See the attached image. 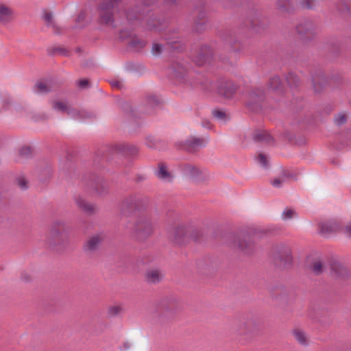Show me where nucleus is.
<instances>
[{"instance_id":"nucleus-47","label":"nucleus","mask_w":351,"mask_h":351,"mask_svg":"<svg viewBox=\"0 0 351 351\" xmlns=\"http://www.w3.org/2000/svg\"><path fill=\"white\" fill-rule=\"evenodd\" d=\"M167 44L169 45L170 47L171 48H173V49H176V50L182 49V45H181L180 42H179L178 40H169V41H168Z\"/></svg>"},{"instance_id":"nucleus-21","label":"nucleus","mask_w":351,"mask_h":351,"mask_svg":"<svg viewBox=\"0 0 351 351\" xmlns=\"http://www.w3.org/2000/svg\"><path fill=\"white\" fill-rule=\"evenodd\" d=\"M34 90L36 93L45 94L54 90L51 82H38L34 86Z\"/></svg>"},{"instance_id":"nucleus-43","label":"nucleus","mask_w":351,"mask_h":351,"mask_svg":"<svg viewBox=\"0 0 351 351\" xmlns=\"http://www.w3.org/2000/svg\"><path fill=\"white\" fill-rule=\"evenodd\" d=\"M163 51V46L159 43H153L152 48V53L155 55L158 56L160 55Z\"/></svg>"},{"instance_id":"nucleus-45","label":"nucleus","mask_w":351,"mask_h":351,"mask_svg":"<svg viewBox=\"0 0 351 351\" xmlns=\"http://www.w3.org/2000/svg\"><path fill=\"white\" fill-rule=\"evenodd\" d=\"M17 185L21 188L22 190H25L28 188L27 186V182L23 177H19L16 179Z\"/></svg>"},{"instance_id":"nucleus-1","label":"nucleus","mask_w":351,"mask_h":351,"mask_svg":"<svg viewBox=\"0 0 351 351\" xmlns=\"http://www.w3.org/2000/svg\"><path fill=\"white\" fill-rule=\"evenodd\" d=\"M69 226L64 219H57L52 222L46 236L47 244L53 248L61 245L66 238Z\"/></svg>"},{"instance_id":"nucleus-49","label":"nucleus","mask_w":351,"mask_h":351,"mask_svg":"<svg viewBox=\"0 0 351 351\" xmlns=\"http://www.w3.org/2000/svg\"><path fill=\"white\" fill-rule=\"evenodd\" d=\"M77 85L82 89L88 88L89 86V81L87 79L80 80L77 82Z\"/></svg>"},{"instance_id":"nucleus-48","label":"nucleus","mask_w":351,"mask_h":351,"mask_svg":"<svg viewBox=\"0 0 351 351\" xmlns=\"http://www.w3.org/2000/svg\"><path fill=\"white\" fill-rule=\"evenodd\" d=\"M295 214V211L292 209H287L282 213V218L283 219H289L293 217V216Z\"/></svg>"},{"instance_id":"nucleus-35","label":"nucleus","mask_w":351,"mask_h":351,"mask_svg":"<svg viewBox=\"0 0 351 351\" xmlns=\"http://www.w3.org/2000/svg\"><path fill=\"white\" fill-rule=\"evenodd\" d=\"M286 80L288 85L291 87L298 86L300 84L298 77L293 73H290L286 77Z\"/></svg>"},{"instance_id":"nucleus-58","label":"nucleus","mask_w":351,"mask_h":351,"mask_svg":"<svg viewBox=\"0 0 351 351\" xmlns=\"http://www.w3.org/2000/svg\"><path fill=\"white\" fill-rule=\"evenodd\" d=\"M84 18V12H81L79 14L78 16H77V20L80 21L81 19H83Z\"/></svg>"},{"instance_id":"nucleus-2","label":"nucleus","mask_w":351,"mask_h":351,"mask_svg":"<svg viewBox=\"0 0 351 351\" xmlns=\"http://www.w3.org/2000/svg\"><path fill=\"white\" fill-rule=\"evenodd\" d=\"M154 232V223L146 215L136 218L132 229L133 237L138 241H145L153 234Z\"/></svg>"},{"instance_id":"nucleus-60","label":"nucleus","mask_w":351,"mask_h":351,"mask_svg":"<svg viewBox=\"0 0 351 351\" xmlns=\"http://www.w3.org/2000/svg\"><path fill=\"white\" fill-rule=\"evenodd\" d=\"M168 3L173 4L176 2V0H165Z\"/></svg>"},{"instance_id":"nucleus-29","label":"nucleus","mask_w":351,"mask_h":351,"mask_svg":"<svg viewBox=\"0 0 351 351\" xmlns=\"http://www.w3.org/2000/svg\"><path fill=\"white\" fill-rule=\"evenodd\" d=\"M282 84L281 80L278 76H274L271 77L268 82V89L272 91H279L282 90Z\"/></svg>"},{"instance_id":"nucleus-31","label":"nucleus","mask_w":351,"mask_h":351,"mask_svg":"<svg viewBox=\"0 0 351 351\" xmlns=\"http://www.w3.org/2000/svg\"><path fill=\"white\" fill-rule=\"evenodd\" d=\"M121 151L126 156H135L138 153V148L133 145L123 144L121 145Z\"/></svg>"},{"instance_id":"nucleus-54","label":"nucleus","mask_w":351,"mask_h":351,"mask_svg":"<svg viewBox=\"0 0 351 351\" xmlns=\"http://www.w3.org/2000/svg\"><path fill=\"white\" fill-rule=\"evenodd\" d=\"M111 85L112 87L117 88H121V87L122 86L121 82H119L118 80L112 81Z\"/></svg>"},{"instance_id":"nucleus-63","label":"nucleus","mask_w":351,"mask_h":351,"mask_svg":"<svg viewBox=\"0 0 351 351\" xmlns=\"http://www.w3.org/2000/svg\"><path fill=\"white\" fill-rule=\"evenodd\" d=\"M143 1L146 5H149V3H148L147 0H143Z\"/></svg>"},{"instance_id":"nucleus-20","label":"nucleus","mask_w":351,"mask_h":351,"mask_svg":"<svg viewBox=\"0 0 351 351\" xmlns=\"http://www.w3.org/2000/svg\"><path fill=\"white\" fill-rule=\"evenodd\" d=\"M253 139L256 142L272 143L274 141L271 135L264 130H256L253 133Z\"/></svg>"},{"instance_id":"nucleus-39","label":"nucleus","mask_w":351,"mask_h":351,"mask_svg":"<svg viewBox=\"0 0 351 351\" xmlns=\"http://www.w3.org/2000/svg\"><path fill=\"white\" fill-rule=\"evenodd\" d=\"M286 173L282 172V175L278 178H274L271 182V184L274 187H281L282 184L286 182Z\"/></svg>"},{"instance_id":"nucleus-61","label":"nucleus","mask_w":351,"mask_h":351,"mask_svg":"<svg viewBox=\"0 0 351 351\" xmlns=\"http://www.w3.org/2000/svg\"><path fill=\"white\" fill-rule=\"evenodd\" d=\"M43 119H48V116H47V114H45L43 115Z\"/></svg>"},{"instance_id":"nucleus-15","label":"nucleus","mask_w":351,"mask_h":351,"mask_svg":"<svg viewBox=\"0 0 351 351\" xmlns=\"http://www.w3.org/2000/svg\"><path fill=\"white\" fill-rule=\"evenodd\" d=\"M319 232L324 235L335 232L341 228V223L336 220H330L319 225Z\"/></svg>"},{"instance_id":"nucleus-59","label":"nucleus","mask_w":351,"mask_h":351,"mask_svg":"<svg viewBox=\"0 0 351 351\" xmlns=\"http://www.w3.org/2000/svg\"><path fill=\"white\" fill-rule=\"evenodd\" d=\"M10 103V101H8V100H7V99H6V100H5V101H3V108L5 110V109H6V106H7L8 104H9Z\"/></svg>"},{"instance_id":"nucleus-8","label":"nucleus","mask_w":351,"mask_h":351,"mask_svg":"<svg viewBox=\"0 0 351 351\" xmlns=\"http://www.w3.org/2000/svg\"><path fill=\"white\" fill-rule=\"evenodd\" d=\"M207 141L204 138L190 136L185 141L180 142V146L189 153H194L204 147Z\"/></svg>"},{"instance_id":"nucleus-17","label":"nucleus","mask_w":351,"mask_h":351,"mask_svg":"<svg viewBox=\"0 0 351 351\" xmlns=\"http://www.w3.org/2000/svg\"><path fill=\"white\" fill-rule=\"evenodd\" d=\"M104 237L102 234H97L92 236L86 241L84 250L90 253L96 252L104 240Z\"/></svg>"},{"instance_id":"nucleus-42","label":"nucleus","mask_w":351,"mask_h":351,"mask_svg":"<svg viewBox=\"0 0 351 351\" xmlns=\"http://www.w3.org/2000/svg\"><path fill=\"white\" fill-rule=\"evenodd\" d=\"M66 114L72 118L79 119L80 116L82 114V110L69 107Z\"/></svg>"},{"instance_id":"nucleus-51","label":"nucleus","mask_w":351,"mask_h":351,"mask_svg":"<svg viewBox=\"0 0 351 351\" xmlns=\"http://www.w3.org/2000/svg\"><path fill=\"white\" fill-rule=\"evenodd\" d=\"M31 154V149L29 147H23L20 149V154L21 156H27Z\"/></svg>"},{"instance_id":"nucleus-6","label":"nucleus","mask_w":351,"mask_h":351,"mask_svg":"<svg viewBox=\"0 0 351 351\" xmlns=\"http://www.w3.org/2000/svg\"><path fill=\"white\" fill-rule=\"evenodd\" d=\"M197 230L192 226L180 224L169 232L170 239L178 245H182L189 238L197 239Z\"/></svg>"},{"instance_id":"nucleus-18","label":"nucleus","mask_w":351,"mask_h":351,"mask_svg":"<svg viewBox=\"0 0 351 351\" xmlns=\"http://www.w3.org/2000/svg\"><path fill=\"white\" fill-rule=\"evenodd\" d=\"M155 175L159 180L163 182H171L173 180V176L169 171L167 166L164 163L158 164Z\"/></svg>"},{"instance_id":"nucleus-3","label":"nucleus","mask_w":351,"mask_h":351,"mask_svg":"<svg viewBox=\"0 0 351 351\" xmlns=\"http://www.w3.org/2000/svg\"><path fill=\"white\" fill-rule=\"evenodd\" d=\"M121 0H102L98 8L99 22L112 27H115L114 12L118 10Z\"/></svg>"},{"instance_id":"nucleus-44","label":"nucleus","mask_w":351,"mask_h":351,"mask_svg":"<svg viewBox=\"0 0 351 351\" xmlns=\"http://www.w3.org/2000/svg\"><path fill=\"white\" fill-rule=\"evenodd\" d=\"M300 5L303 8L312 9L315 6V0H301Z\"/></svg>"},{"instance_id":"nucleus-56","label":"nucleus","mask_w":351,"mask_h":351,"mask_svg":"<svg viewBox=\"0 0 351 351\" xmlns=\"http://www.w3.org/2000/svg\"><path fill=\"white\" fill-rule=\"evenodd\" d=\"M45 20L49 23H51L52 21V14L51 13H45L44 16Z\"/></svg>"},{"instance_id":"nucleus-22","label":"nucleus","mask_w":351,"mask_h":351,"mask_svg":"<svg viewBox=\"0 0 351 351\" xmlns=\"http://www.w3.org/2000/svg\"><path fill=\"white\" fill-rule=\"evenodd\" d=\"M146 279L149 282H159L163 277V274L160 270L158 269H152L146 272Z\"/></svg>"},{"instance_id":"nucleus-16","label":"nucleus","mask_w":351,"mask_h":351,"mask_svg":"<svg viewBox=\"0 0 351 351\" xmlns=\"http://www.w3.org/2000/svg\"><path fill=\"white\" fill-rule=\"evenodd\" d=\"M75 203L77 207L88 215H93L97 211V207L82 197H77L75 198Z\"/></svg>"},{"instance_id":"nucleus-38","label":"nucleus","mask_w":351,"mask_h":351,"mask_svg":"<svg viewBox=\"0 0 351 351\" xmlns=\"http://www.w3.org/2000/svg\"><path fill=\"white\" fill-rule=\"evenodd\" d=\"M123 311V308L121 305H114L109 306L108 313L110 316L115 317Z\"/></svg>"},{"instance_id":"nucleus-36","label":"nucleus","mask_w":351,"mask_h":351,"mask_svg":"<svg viewBox=\"0 0 351 351\" xmlns=\"http://www.w3.org/2000/svg\"><path fill=\"white\" fill-rule=\"evenodd\" d=\"M331 269L338 276H342L346 273V269L339 263H333L331 265Z\"/></svg>"},{"instance_id":"nucleus-19","label":"nucleus","mask_w":351,"mask_h":351,"mask_svg":"<svg viewBox=\"0 0 351 351\" xmlns=\"http://www.w3.org/2000/svg\"><path fill=\"white\" fill-rule=\"evenodd\" d=\"M14 18V10L2 3H0V23L5 25L10 23Z\"/></svg>"},{"instance_id":"nucleus-5","label":"nucleus","mask_w":351,"mask_h":351,"mask_svg":"<svg viewBox=\"0 0 351 351\" xmlns=\"http://www.w3.org/2000/svg\"><path fill=\"white\" fill-rule=\"evenodd\" d=\"M262 329L261 321L257 317H248L238 325L236 333L239 336L252 338L257 336Z\"/></svg>"},{"instance_id":"nucleus-52","label":"nucleus","mask_w":351,"mask_h":351,"mask_svg":"<svg viewBox=\"0 0 351 351\" xmlns=\"http://www.w3.org/2000/svg\"><path fill=\"white\" fill-rule=\"evenodd\" d=\"M126 17L128 20L129 21H133V20H138L141 18L140 15H135L134 17L132 15V12H128L126 14Z\"/></svg>"},{"instance_id":"nucleus-40","label":"nucleus","mask_w":351,"mask_h":351,"mask_svg":"<svg viewBox=\"0 0 351 351\" xmlns=\"http://www.w3.org/2000/svg\"><path fill=\"white\" fill-rule=\"evenodd\" d=\"M213 116L218 120L226 121L228 119V116L225 111L215 109L213 110Z\"/></svg>"},{"instance_id":"nucleus-25","label":"nucleus","mask_w":351,"mask_h":351,"mask_svg":"<svg viewBox=\"0 0 351 351\" xmlns=\"http://www.w3.org/2000/svg\"><path fill=\"white\" fill-rule=\"evenodd\" d=\"M277 9L279 13L285 14L289 13L293 10V3L291 0H278Z\"/></svg>"},{"instance_id":"nucleus-55","label":"nucleus","mask_w":351,"mask_h":351,"mask_svg":"<svg viewBox=\"0 0 351 351\" xmlns=\"http://www.w3.org/2000/svg\"><path fill=\"white\" fill-rule=\"evenodd\" d=\"M283 172H285L286 173V181L289 180V179H293L294 180L295 178V176L293 173H291L289 171H284Z\"/></svg>"},{"instance_id":"nucleus-24","label":"nucleus","mask_w":351,"mask_h":351,"mask_svg":"<svg viewBox=\"0 0 351 351\" xmlns=\"http://www.w3.org/2000/svg\"><path fill=\"white\" fill-rule=\"evenodd\" d=\"M160 104V99L155 95L148 96L146 99V113L152 114L154 112V110L156 107L158 106Z\"/></svg>"},{"instance_id":"nucleus-9","label":"nucleus","mask_w":351,"mask_h":351,"mask_svg":"<svg viewBox=\"0 0 351 351\" xmlns=\"http://www.w3.org/2000/svg\"><path fill=\"white\" fill-rule=\"evenodd\" d=\"M234 246L245 254H250L254 248V241L249 234H242L234 239Z\"/></svg>"},{"instance_id":"nucleus-50","label":"nucleus","mask_w":351,"mask_h":351,"mask_svg":"<svg viewBox=\"0 0 351 351\" xmlns=\"http://www.w3.org/2000/svg\"><path fill=\"white\" fill-rule=\"evenodd\" d=\"M258 160L262 166L266 167L267 166V159L265 154H259L258 156Z\"/></svg>"},{"instance_id":"nucleus-7","label":"nucleus","mask_w":351,"mask_h":351,"mask_svg":"<svg viewBox=\"0 0 351 351\" xmlns=\"http://www.w3.org/2000/svg\"><path fill=\"white\" fill-rule=\"evenodd\" d=\"M215 88L219 95L227 99L232 98L237 90V86L232 81L223 79L218 80Z\"/></svg>"},{"instance_id":"nucleus-10","label":"nucleus","mask_w":351,"mask_h":351,"mask_svg":"<svg viewBox=\"0 0 351 351\" xmlns=\"http://www.w3.org/2000/svg\"><path fill=\"white\" fill-rule=\"evenodd\" d=\"M169 75L172 79H174L179 83L192 85L193 83L189 81L188 73L186 69L179 64L172 65L170 69Z\"/></svg>"},{"instance_id":"nucleus-41","label":"nucleus","mask_w":351,"mask_h":351,"mask_svg":"<svg viewBox=\"0 0 351 351\" xmlns=\"http://www.w3.org/2000/svg\"><path fill=\"white\" fill-rule=\"evenodd\" d=\"M323 264L319 260L315 261L312 265V271L314 274L319 275L323 271Z\"/></svg>"},{"instance_id":"nucleus-62","label":"nucleus","mask_w":351,"mask_h":351,"mask_svg":"<svg viewBox=\"0 0 351 351\" xmlns=\"http://www.w3.org/2000/svg\"><path fill=\"white\" fill-rule=\"evenodd\" d=\"M122 34H123V32H121V36H120V37H121V38L124 39V38H125V37H124V36H123V35H122Z\"/></svg>"},{"instance_id":"nucleus-37","label":"nucleus","mask_w":351,"mask_h":351,"mask_svg":"<svg viewBox=\"0 0 351 351\" xmlns=\"http://www.w3.org/2000/svg\"><path fill=\"white\" fill-rule=\"evenodd\" d=\"M348 116L344 112H340L334 117V122L337 125L341 126L347 122Z\"/></svg>"},{"instance_id":"nucleus-27","label":"nucleus","mask_w":351,"mask_h":351,"mask_svg":"<svg viewBox=\"0 0 351 351\" xmlns=\"http://www.w3.org/2000/svg\"><path fill=\"white\" fill-rule=\"evenodd\" d=\"M90 186L94 189L98 194H103L106 191V184L101 178H95L90 182Z\"/></svg>"},{"instance_id":"nucleus-46","label":"nucleus","mask_w":351,"mask_h":351,"mask_svg":"<svg viewBox=\"0 0 351 351\" xmlns=\"http://www.w3.org/2000/svg\"><path fill=\"white\" fill-rule=\"evenodd\" d=\"M95 117V114L93 112H88V111L85 110H82V114H81V116H80L79 119H93Z\"/></svg>"},{"instance_id":"nucleus-23","label":"nucleus","mask_w":351,"mask_h":351,"mask_svg":"<svg viewBox=\"0 0 351 351\" xmlns=\"http://www.w3.org/2000/svg\"><path fill=\"white\" fill-rule=\"evenodd\" d=\"M312 81L314 90L317 93L321 92L327 84V80L322 75L313 76Z\"/></svg>"},{"instance_id":"nucleus-28","label":"nucleus","mask_w":351,"mask_h":351,"mask_svg":"<svg viewBox=\"0 0 351 351\" xmlns=\"http://www.w3.org/2000/svg\"><path fill=\"white\" fill-rule=\"evenodd\" d=\"M182 171L185 175L191 178H196L201 173L199 169L191 164L184 165Z\"/></svg>"},{"instance_id":"nucleus-4","label":"nucleus","mask_w":351,"mask_h":351,"mask_svg":"<svg viewBox=\"0 0 351 351\" xmlns=\"http://www.w3.org/2000/svg\"><path fill=\"white\" fill-rule=\"evenodd\" d=\"M149 204L147 197L133 194L125 197L121 205V210L124 215H128L135 211H140L147 208Z\"/></svg>"},{"instance_id":"nucleus-53","label":"nucleus","mask_w":351,"mask_h":351,"mask_svg":"<svg viewBox=\"0 0 351 351\" xmlns=\"http://www.w3.org/2000/svg\"><path fill=\"white\" fill-rule=\"evenodd\" d=\"M344 233L351 238V223L348 224L343 229Z\"/></svg>"},{"instance_id":"nucleus-34","label":"nucleus","mask_w":351,"mask_h":351,"mask_svg":"<svg viewBox=\"0 0 351 351\" xmlns=\"http://www.w3.org/2000/svg\"><path fill=\"white\" fill-rule=\"evenodd\" d=\"M145 143L148 147L152 149H158L162 145L161 141L152 135H149L146 137Z\"/></svg>"},{"instance_id":"nucleus-13","label":"nucleus","mask_w":351,"mask_h":351,"mask_svg":"<svg viewBox=\"0 0 351 351\" xmlns=\"http://www.w3.org/2000/svg\"><path fill=\"white\" fill-rule=\"evenodd\" d=\"M274 258L275 260L284 261L285 263H289L291 260V251L290 247L284 244L277 245L274 249Z\"/></svg>"},{"instance_id":"nucleus-57","label":"nucleus","mask_w":351,"mask_h":351,"mask_svg":"<svg viewBox=\"0 0 351 351\" xmlns=\"http://www.w3.org/2000/svg\"><path fill=\"white\" fill-rule=\"evenodd\" d=\"M156 24H152L149 21H147V28L148 29H152L154 28H156Z\"/></svg>"},{"instance_id":"nucleus-11","label":"nucleus","mask_w":351,"mask_h":351,"mask_svg":"<svg viewBox=\"0 0 351 351\" xmlns=\"http://www.w3.org/2000/svg\"><path fill=\"white\" fill-rule=\"evenodd\" d=\"M264 99V92L259 88H255L249 93V97L247 105L252 110H258L260 107V103Z\"/></svg>"},{"instance_id":"nucleus-14","label":"nucleus","mask_w":351,"mask_h":351,"mask_svg":"<svg viewBox=\"0 0 351 351\" xmlns=\"http://www.w3.org/2000/svg\"><path fill=\"white\" fill-rule=\"evenodd\" d=\"M213 57V51L210 47L203 45L200 47L196 56L193 58V61L199 66L204 65L209 62Z\"/></svg>"},{"instance_id":"nucleus-30","label":"nucleus","mask_w":351,"mask_h":351,"mask_svg":"<svg viewBox=\"0 0 351 351\" xmlns=\"http://www.w3.org/2000/svg\"><path fill=\"white\" fill-rule=\"evenodd\" d=\"M292 334L295 337V340L302 346L308 345V339L304 331L300 329H294L292 331Z\"/></svg>"},{"instance_id":"nucleus-26","label":"nucleus","mask_w":351,"mask_h":351,"mask_svg":"<svg viewBox=\"0 0 351 351\" xmlns=\"http://www.w3.org/2000/svg\"><path fill=\"white\" fill-rule=\"evenodd\" d=\"M163 309L164 317L171 319L173 317L177 310V305L174 301L169 302H164Z\"/></svg>"},{"instance_id":"nucleus-32","label":"nucleus","mask_w":351,"mask_h":351,"mask_svg":"<svg viewBox=\"0 0 351 351\" xmlns=\"http://www.w3.org/2000/svg\"><path fill=\"white\" fill-rule=\"evenodd\" d=\"M145 44L146 43L145 40L136 36L132 37L129 42V46L136 51L143 49L145 46Z\"/></svg>"},{"instance_id":"nucleus-33","label":"nucleus","mask_w":351,"mask_h":351,"mask_svg":"<svg viewBox=\"0 0 351 351\" xmlns=\"http://www.w3.org/2000/svg\"><path fill=\"white\" fill-rule=\"evenodd\" d=\"M52 109L57 112H67L69 106L66 102L59 100H54L51 101Z\"/></svg>"},{"instance_id":"nucleus-12","label":"nucleus","mask_w":351,"mask_h":351,"mask_svg":"<svg viewBox=\"0 0 351 351\" xmlns=\"http://www.w3.org/2000/svg\"><path fill=\"white\" fill-rule=\"evenodd\" d=\"M296 31L302 37L310 38L316 34V27L311 21L305 20L296 26Z\"/></svg>"}]
</instances>
